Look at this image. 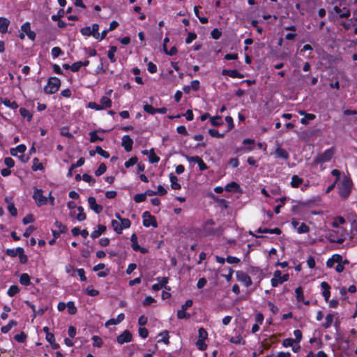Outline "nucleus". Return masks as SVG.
<instances>
[{
	"instance_id": "nucleus-1",
	"label": "nucleus",
	"mask_w": 357,
	"mask_h": 357,
	"mask_svg": "<svg viewBox=\"0 0 357 357\" xmlns=\"http://www.w3.org/2000/svg\"><path fill=\"white\" fill-rule=\"evenodd\" d=\"M334 155V150L329 149L326 150L324 153L318 155L313 160L314 165H320L321 169L323 170V164L331 160Z\"/></svg>"
},
{
	"instance_id": "nucleus-2",
	"label": "nucleus",
	"mask_w": 357,
	"mask_h": 357,
	"mask_svg": "<svg viewBox=\"0 0 357 357\" xmlns=\"http://www.w3.org/2000/svg\"><path fill=\"white\" fill-rule=\"evenodd\" d=\"M352 183L351 181L344 177L337 185L340 195L342 198H347L351 193Z\"/></svg>"
},
{
	"instance_id": "nucleus-3",
	"label": "nucleus",
	"mask_w": 357,
	"mask_h": 357,
	"mask_svg": "<svg viewBox=\"0 0 357 357\" xmlns=\"http://www.w3.org/2000/svg\"><path fill=\"white\" fill-rule=\"evenodd\" d=\"M61 84L60 79L57 77H51L49 79L47 85L44 88L46 93L53 94L55 93L59 89Z\"/></svg>"
},
{
	"instance_id": "nucleus-4",
	"label": "nucleus",
	"mask_w": 357,
	"mask_h": 357,
	"mask_svg": "<svg viewBox=\"0 0 357 357\" xmlns=\"http://www.w3.org/2000/svg\"><path fill=\"white\" fill-rule=\"evenodd\" d=\"M33 198L38 206H41L47 203V198L43 195V191L40 189L36 188L34 190Z\"/></svg>"
},
{
	"instance_id": "nucleus-5",
	"label": "nucleus",
	"mask_w": 357,
	"mask_h": 357,
	"mask_svg": "<svg viewBox=\"0 0 357 357\" xmlns=\"http://www.w3.org/2000/svg\"><path fill=\"white\" fill-rule=\"evenodd\" d=\"M99 30V26L97 24H93L92 26H86L81 29L82 35L86 36H92L94 38L97 39V35Z\"/></svg>"
},
{
	"instance_id": "nucleus-6",
	"label": "nucleus",
	"mask_w": 357,
	"mask_h": 357,
	"mask_svg": "<svg viewBox=\"0 0 357 357\" xmlns=\"http://www.w3.org/2000/svg\"><path fill=\"white\" fill-rule=\"evenodd\" d=\"M143 217V225L146 227H149L152 226L153 227H157L158 225L155 221L154 216L151 215L149 212L145 211L142 214Z\"/></svg>"
},
{
	"instance_id": "nucleus-7",
	"label": "nucleus",
	"mask_w": 357,
	"mask_h": 357,
	"mask_svg": "<svg viewBox=\"0 0 357 357\" xmlns=\"http://www.w3.org/2000/svg\"><path fill=\"white\" fill-rule=\"evenodd\" d=\"M236 276L237 280L243 284L245 287H250L252 284L250 277L244 272L241 271H236Z\"/></svg>"
},
{
	"instance_id": "nucleus-8",
	"label": "nucleus",
	"mask_w": 357,
	"mask_h": 357,
	"mask_svg": "<svg viewBox=\"0 0 357 357\" xmlns=\"http://www.w3.org/2000/svg\"><path fill=\"white\" fill-rule=\"evenodd\" d=\"M88 203L89 204L90 208L93 210L96 213L98 214L102 211V206L96 203V200L93 197H90L88 198Z\"/></svg>"
},
{
	"instance_id": "nucleus-9",
	"label": "nucleus",
	"mask_w": 357,
	"mask_h": 357,
	"mask_svg": "<svg viewBox=\"0 0 357 357\" xmlns=\"http://www.w3.org/2000/svg\"><path fill=\"white\" fill-rule=\"evenodd\" d=\"M78 211V213H75L74 210H71L70 212V215L71 217L75 218L78 221L82 222L86 219V214L84 213V208L82 206H78L77 208Z\"/></svg>"
},
{
	"instance_id": "nucleus-10",
	"label": "nucleus",
	"mask_w": 357,
	"mask_h": 357,
	"mask_svg": "<svg viewBox=\"0 0 357 357\" xmlns=\"http://www.w3.org/2000/svg\"><path fill=\"white\" fill-rule=\"evenodd\" d=\"M133 140L129 135H124L122 137L121 145L124 148L125 151L130 152L132 149Z\"/></svg>"
},
{
	"instance_id": "nucleus-11",
	"label": "nucleus",
	"mask_w": 357,
	"mask_h": 357,
	"mask_svg": "<svg viewBox=\"0 0 357 357\" xmlns=\"http://www.w3.org/2000/svg\"><path fill=\"white\" fill-rule=\"evenodd\" d=\"M132 340V334L128 331H125L117 337V342L120 344L126 342H130Z\"/></svg>"
},
{
	"instance_id": "nucleus-12",
	"label": "nucleus",
	"mask_w": 357,
	"mask_h": 357,
	"mask_svg": "<svg viewBox=\"0 0 357 357\" xmlns=\"http://www.w3.org/2000/svg\"><path fill=\"white\" fill-rule=\"evenodd\" d=\"M157 280L158 281V283L154 284L152 285V289L153 291H158L161 289L162 288L166 287V284L168 282V278L166 277H159L157 278Z\"/></svg>"
},
{
	"instance_id": "nucleus-13",
	"label": "nucleus",
	"mask_w": 357,
	"mask_h": 357,
	"mask_svg": "<svg viewBox=\"0 0 357 357\" xmlns=\"http://www.w3.org/2000/svg\"><path fill=\"white\" fill-rule=\"evenodd\" d=\"M333 11L340 17H348L350 16V11L349 10L346 8L343 7L341 8L340 7L335 6L333 7Z\"/></svg>"
},
{
	"instance_id": "nucleus-14",
	"label": "nucleus",
	"mask_w": 357,
	"mask_h": 357,
	"mask_svg": "<svg viewBox=\"0 0 357 357\" xmlns=\"http://www.w3.org/2000/svg\"><path fill=\"white\" fill-rule=\"evenodd\" d=\"M321 287L323 289V293H322L323 296L324 297L325 301L326 302H328L329 297L331 296V292H330L331 287L326 282H322L321 283Z\"/></svg>"
},
{
	"instance_id": "nucleus-15",
	"label": "nucleus",
	"mask_w": 357,
	"mask_h": 357,
	"mask_svg": "<svg viewBox=\"0 0 357 357\" xmlns=\"http://www.w3.org/2000/svg\"><path fill=\"white\" fill-rule=\"evenodd\" d=\"M9 24L10 21L7 18L0 17V33H6L8 31Z\"/></svg>"
},
{
	"instance_id": "nucleus-16",
	"label": "nucleus",
	"mask_w": 357,
	"mask_h": 357,
	"mask_svg": "<svg viewBox=\"0 0 357 357\" xmlns=\"http://www.w3.org/2000/svg\"><path fill=\"white\" fill-rule=\"evenodd\" d=\"M125 318L123 313L119 314L116 319H110L106 323L105 326H109L111 325H117L121 323Z\"/></svg>"
},
{
	"instance_id": "nucleus-17",
	"label": "nucleus",
	"mask_w": 357,
	"mask_h": 357,
	"mask_svg": "<svg viewBox=\"0 0 357 357\" xmlns=\"http://www.w3.org/2000/svg\"><path fill=\"white\" fill-rule=\"evenodd\" d=\"M26 150V147L24 144H20L15 148H11L10 150V154L13 156H17V153H24Z\"/></svg>"
},
{
	"instance_id": "nucleus-18",
	"label": "nucleus",
	"mask_w": 357,
	"mask_h": 357,
	"mask_svg": "<svg viewBox=\"0 0 357 357\" xmlns=\"http://www.w3.org/2000/svg\"><path fill=\"white\" fill-rule=\"evenodd\" d=\"M100 107L101 109L109 108L112 106V100L108 96H103L100 100Z\"/></svg>"
},
{
	"instance_id": "nucleus-19",
	"label": "nucleus",
	"mask_w": 357,
	"mask_h": 357,
	"mask_svg": "<svg viewBox=\"0 0 357 357\" xmlns=\"http://www.w3.org/2000/svg\"><path fill=\"white\" fill-rule=\"evenodd\" d=\"M275 155L276 158H282L284 160H287L289 158L288 153L280 146H278L275 149Z\"/></svg>"
},
{
	"instance_id": "nucleus-20",
	"label": "nucleus",
	"mask_w": 357,
	"mask_h": 357,
	"mask_svg": "<svg viewBox=\"0 0 357 357\" xmlns=\"http://www.w3.org/2000/svg\"><path fill=\"white\" fill-rule=\"evenodd\" d=\"M169 180L172 189L178 190L181 188V185L178 182V178L174 174L171 173L169 174Z\"/></svg>"
},
{
	"instance_id": "nucleus-21",
	"label": "nucleus",
	"mask_w": 357,
	"mask_h": 357,
	"mask_svg": "<svg viewBox=\"0 0 357 357\" xmlns=\"http://www.w3.org/2000/svg\"><path fill=\"white\" fill-rule=\"evenodd\" d=\"M106 230V227L104 225H98V229L94 230L91 234V236L92 238H98L102 233H104Z\"/></svg>"
},
{
	"instance_id": "nucleus-22",
	"label": "nucleus",
	"mask_w": 357,
	"mask_h": 357,
	"mask_svg": "<svg viewBox=\"0 0 357 357\" xmlns=\"http://www.w3.org/2000/svg\"><path fill=\"white\" fill-rule=\"evenodd\" d=\"M281 271L279 270H276L273 273V278L271 279V285L273 287H277L279 284H280V278Z\"/></svg>"
},
{
	"instance_id": "nucleus-23",
	"label": "nucleus",
	"mask_w": 357,
	"mask_h": 357,
	"mask_svg": "<svg viewBox=\"0 0 357 357\" xmlns=\"http://www.w3.org/2000/svg\"><path fill=\"white\" fill-rule=\"evenodd\" d=\"M116 217L120 220L119 222L121 224V227H122V230L123 229H127L130 227L131 222L128 218H121L119 213H116Z\"/></svg>"
},
{
	"instance_id": "nucleus-24",
	"label": "nucleus",
	"mask_w": 357,
	"mask_h": 357,
	"mask_svg": "<svg viewBox=\"0 0 357 357\" xmlns=\"http://www.w3.org/2000/svg\"><path fill=\"white\" fill-rule=\"evenodd\" d=\"M296 299L298 301L303 302L305 305L309 304V301H304V295L301 287H297L295 291Z\"/></svg>"
},
{
	"instance_id": "nucleus-25",
	"label": "nucleus",
	"mask_w": 357,
	"mask_h": 357,
	"mask_svg": "<svg viewBox=\"0 0 357 357\" xmlns=\"http://www.w3.org/2000/svg\"><path fill=\"white\" fill-rule=\"evenodd\" d=\"M334 314H328L325 317V322L323 324L322 326L324 328H328L331 327L333 322Z\"/></svg>"
},
{
	"instance_id": "nucleus-26",
	"label": "nucleus",
	"mask_w": 357,
	"mask_h": 357,
	"mask_svg": "<svg viewBox=\"0 0 357 357\" xmlns=\"http://www.w3.org/2000/svg\"><path fill=\"white\" fill-rule=\"evenodd\" d=\"M117 51V48L115 46H111L107 52V56L112 63H114L116 59L115 57V53Z\"/></svg>"
},
{
	"instance_id": "nucleus-27",
	"label": "nucleus",
	"mask_w": 357,
	"mask_h": 357,
	"mask_svg": "<svg viewBox=\"0 0 357 357\" xmlns=\"http://www.w3.org/2000/svg\"><path fill=\"white\" fill-rule=\"evenodd\" d=\"M244 144H249L250 146L244 147L243 149L245 153L250 152L253 150V144L255 143V140L250 139H245L243 142Z\"/></svg>"
},
{
	"instance_id": "nucleus-28",
	"label": "nucleus",
	"mask_w": 357,
	"mask_h": 357,
	"mask_svg": "<svg viewBox=\"0 0 357 357\" xmlns=\"http://www.w3.org/2000/svg\"><path fill=\"white\" fill-rule=\"evenodd\" d=\"M222 74L223 75H227L231 77H234V78H242L243 77V75L239 73L236 70H224L222 71Z\"/></svg>"
},
{
	"instance_id": "nucleus-29",
	"label": "nucleus",
	"mask_w": 357,
	"mask_h": 357,
	"mask_svg": "<svg viewBox=\"0 0 357 357\" xmlns=\"http://www.w3.org/2000/svg\"><path fill=\"white\" fill-rule=\"evenodd\" d=\"M303 178L298 177L297 175H294L291 177V185L293 188H298L303 183Z\"/></svg>"
},
{
	"instance_id": "nucleus-30",
	"label": "nucleus",
	"mask_w": 357,
	"mask_h": 357,
	"mask_svg": "<svg viewBox=\"0 0 357 357\" xmlns=\"http://www.w3.org/2000/svg\"><path fill=\"white\" fill-rule=\"evenodd\" d=\"M23 248H17L13 249H8L6 250V254L12 257L18 256L20 253H22Z\"/></svg>"
},
{
	"instance_id": "nucleus-31",
	"label": "nucleus",
	"mask_w": 357,
	"mask_h": 357,
	"mask_svg": "<svg viewBox=\"0 0 357 357\" xmlns=\"http://www.w3.org/2000/svg\"><path fill=\"white\" fill-rule=\"evenodd\" d=\"M316 116L314 114L307 113L301 119V123L303 125H307L310 121L315 119Z\"/></svg>"
},
{
	"instance_id": "nucleus-32",
	"label": "nucleus",
	"mask_w": 357,
	"mask_h": 357,
	"mask_svg": "<svg viewBox=\"0 0 357 357\" xmlns=\"http://www.w3.org/2000/svg\"><path fill=\"white\" fill-rule=\"evenodd\" d=\"M119 222H121L119 219L112 220V226L114 230L117 234H121V232H122V227H121V224Z\"/></svg>"
},
{
	"instance_id": "nucleus-33",
	"label": "nucleus",
	"mask_w": 357,
	"mask_h": 357,
	"mask_svg": "<svg viewBox=\"0 0 357 357\" xmlns=\"http://www.w3.org/2000/svg\"><path fill=\"white\" fill-rule=\"evenodd\" d=\"M1 102L6 107H8L12 109H16L18 107V105L15 101H10L7 98H4L1 100Z\"/></svg>"
},
{
	"instance_id": "nucleus-34",
	"label": "nucleus",
	"mask_w": 357,
	"mask_h": 357,
	"mask_svg": "<svg viewBox=\"0 0 357 357\" xmlns=\"http://www.w3.org/2000/svg\"><path fill=\"white\" fill-rule=\"evenodd\" d=\"M20 282L25 286L30 284V276L27 273H22L20 278Z\"/></svg>"
},
{
	"instance_id": "nucleus-35",
	"label": "nucleus",
	"mask_w": 357,
	"mask_h": 357,
	"mask_svg": "<svg viewBox=\"0 0 357 357\" xmlns=\"http://www.w3.org/2000/svg\"><path fill=\"white\" fill-rule=\"evenodd\" d=\"M43 169V164L39 161L38 158H35L33 160L32 169L33 171L42 170Z\"/></svg>"
},
{
	"instance_id": "nucleus-36",
	"label": "nucleus",
	"mask_w": 357,
	"mask_h": 357,
	"mask_svg": "<svg viewBox=\"0 0 357 357\" xmlns=\"http://www.w3.org/2000/svg\"><path fill=\"white\" fill-rule=\"evenodd\" d=\"M130 241L132 242V248L135 251H138V249H140V246L137 243V236L135 234H133L131 236Z\"/></svg>"
},
{
	"instance_id": "nucleus-37",
	"label": "nucleus",
	"mask_w": 357,
	"mask_h": 357,
	"mask_svg": "<svg viewBox=\"0 0 357 357\" xmlns=\"http://www.w3.org/2000/svg\"><path fill=\"white\" fill-rule=\"evenodd\" d=\"M16 325L17 322L14 320H11L7 325L1 327V331L3 333H6L12 328L13 326Z\"/></svg>"
},
{
	"instance_id": "nucleus-38",
	"label": "nucleus",
	"mask_w": 357,
	"mask_h": 357,
	"mask_svg": "<svg viewBox=\"0 0 357 357\" xmlns=\"http://www.w3.org/2000/svg\"><path fill=\"white\" fill-rule=\"evenodd\" d=\"M149 160L151 163H156L160 160V158L155 154L153 149L150 151Z\"/></svg>"
},
{
	"instance_id": "nucleus-39",
	"label": "nucleus",
	"mask_w": 357,
	"mask_h": 357,
	"mask_svg": "<svg viewBox=\"0 0 357 357\" xmlns=\"http://www.w3.org/2000/svg\"><path fill=\"white\" fill-rule=\"evenodd\" d=\"M51 54L52 57L55 59L59 56L60 55L63 54V52L60 47H54L52 49Z\"/></svg>"
},
{
	"instance_id": "nucleus-40",
	"label": "nucleus",
	"mask_w": 357,
	"mask_h": 357,
	"mask_svg": "<svg viewBox=\"0 0 357 357\" xmlns=\"http://www.w3.org/2000/svg\"><path fill=\"white\" fill-rule=\"evenodd\" d=\"M66 307H68V312L70 314H75L77 312V308L75 306V304L72 301H69L66 304Z\"/></svg>"
},
{
	"instance_id": "nucleus-41",
	"label": "nucleus",
	"mask_w": 357,
	"mask_h": 357,
	"mask_svg": "<svg viewBox=\"0 0 357 357\" xmlns=\"http://www.w3.org/2000/svg\"><path fill=\"white\" fill-rule=\"evenodd\" d=\"M211 123L214 126H219L223 124V122L221 121V117L219 116L211 117Z\"/></svg>"
},
{
	"instance_id": "nucleus-42",
	"label": "nucleus",
	"mask_w": 357,
	"mask_h": 357,
	"mask_svg": "<svg viewBox=\"0 0 357 357\" xmlns=\"http://www.w3.org/2000/svg\"><path fill=\"white\" fill-rule=\"evenodd\" d=\"M82 179L86 183H89L90 185L93 186L96 183V180L90 175L84 174L82 175Z\"/></svg>"
},
{
	"instance_id": "nucleus-43",
	"label": "nucleus",
	"mask_w": 357,
	"mask_h": 357,
	"mask_svg": "<svg viewBox=\"0 0 357 357\" xmlns=\"http://www.w3.org/2000/svg\"><path fill=\"white\" fill-rule=\"evenodd\" d=\"M19 291L20 289L17 286L12 285L9 287L7 294L9 296H13L15 294H17L19 292Z\"/></svg>"
},
{
	"instance_id": "nucleus-44",
	"label": "nucleus",
	"mask_w": 357,
	"mask_h": 357,
	"mask_svg": "<svg viewBox=\"0 0 357 357\" xmlns=\"http://www.w3.org/2000/svg\"><path fill=\"white\" fill-rule=\"evenodd\" d=\"M86 293L87 295L90 296H96L99 294V291L95 289L92 286H88L86 289Z\"/></svg>"
},
{
	"instance_id": "nucleus-45",
	"label": "nucleus",
	"mask_w": 357,
	"mask_h": 357,
	"mask_svg": "<svg viewBox=\"0 0 357 357\" xmlns=\"http://www.w3.org/2000/svg\"><path fill=\"white\" fill-rule=\"evenodd\" d=\"M309 231V227L305 223H301L297 228V232L298 234H304Z\"/></svg>"
},
{
	"instance_id": "nucleus-46",
	"label": "nucleus",
	"mask_w": 357,
	"mask_h": 357,
	"mask_svg": "<svg viewBox=\"0 0 357 357\" xmlns=\"http://www.w3.org/2000/svg\"><path fill=\"white\" fill-rule=\"evenodd\" d=\"M345 222V220L344 218L339 216L335 218L334 221L333 222V226L334 227L338 228L340 225H342Z\"/></svg>"
},
{
	"instance_id": "nucleus-47",
	"label": "nucleus",
	"mask_w": 357,
	"mask_h": 357,
	"mask_svg": "<svg viewBox=\"0 0 357 357\" xmlns=\"http://www.w3.org/2000/svg\"><path fill=\"white\" fill-rule=\"evenodd\" d=\"M90 135V142H96L98 140L102 141L103 139L98 136L97 131H93L89 133Z\"/></svg>"
},
{
	"instance_id": "nucleus-48",
	"label": "nucleus",
	"mask_w": 357,
	"mask_h": 357,
	"mask_svg": "<svg viewBox=\"0 0 357 357\" xmlns=\"http://www.w3.org/2000/svg\"><path fill=\"white\" fill-rule=\"evenodd\" d=\"M107 169V167L104 163L100 165L99 167L95 172V174L98 176L103 174Z\"/></svg>"
},
{
	"instance_id": "nucleus-49",
	"label": "nucleus",
	"mask_w": 357,
	"mask_h": 357,
	"mask_svg": "<svg viewBox=\"0 0 357 357\" xmlns=\"http://www.w3.org/2000/svg\"><path fill=\"white\" fill-rule=\"evenodd\" d=\"M96 152L105 158H108L109 157V153L103 150L100 146H96Z\"/></svg>"
},
{
	"instance_id": "nucleus-50",
	"label": "nucleus",
	"mask_w": 357,
	"mask_h": 357,
	"mask_svg": "<svg viewBox=\"0 0 357 357\" xmlns=\"http://www.w3.org/2000/svg\"><path fill=\"white\" fill-rule=\"evenodd\" d=\"M177 317L180 319H189L190 314L186 313L185 310L181 309L177 312Z\"/></svg>"
},
{
	"instance_id": "nucleus-51",
	"label": "nucleus",
	"mask_w": 357,
	"mask_h": 357,
	"mask_svg": "<svg viewBox=\"0 0 357 357\" xmlns=\"http://www.w3.org/2000/svg\"><path fill=\"white\" fill-rule=\"evenodd\" d=\"M26 335L24 332L17 334L14 336V339L18 342H24L26 338Z\"/></svg>"
},
{
	"instance_id": "nucleus-52",
	"label": "nucleus",
	"mask_w": 357,
	"mask_h": 357,
	"mask_svg": "<svg viewBox=\"0 0 357 357\" xmlns=\"http://www.w3.org/2000/svg\"><path fill=\"white\" fill-rule=\"evenodd\" d=\"M238 188V185L236 182H231L230 183H228L225 186V190H227L228 192H231V191L237 190Z\"/></svg>"
},
{
	"instance_id": "nucleus-53",
	"label": "nucleus",
	"mask_w": 357,
	"mask_h": 357,
	"mask_svg": "<svg viewBox=\"0 0 357 357\" xmlns=\"http://www.w3.org/2000/svg\"><path fill=\"white\" fill-rule=\"evenodd\" d=\"M20 113L21 116L23 117H27L28 121H30L32 119V115L30 114V112L25 108H20Z\"/></svg>"
},
{
	"instance_id": "nucleus-54",
	"label": "nucleus",
	"mask_w": 357,
	"mask_h": 357,
	"mask_svg": "<svg viewBox=\"0 0 357 357\" xmlns=\"http://www.w3.org/2000/svg\"><path fill=\"white\" fill-rule=\"evenodd\" d=\"M137 162V157H132L128 161H126L124 164L126 168H129L133 165H135Z\"/></svg>"
},
{
	"instance_id": "nucleus-55",
	"label": "nucleus",
	"mask_w": 357,
	"mask_h": 357,
	"mask_svg": "<svg viewBox=\"0 0 357 357\" xmlns=\"http://www.w3.org/2000/svg\"><path fill=\"white\" fill-rule=\"evenodd\" d=\"M143 107L144 110L150 114H154L156 113V109L147 103L144 104Z\"/></svg>"
},
{
	"instance_id": "nucleus-56",
	"label": "nucleus",
	"mask_w": 357,
	"mask_h": 357,
	"mask_svg": "<svg viewBox=\"0 0 357 357\" xmlns=\"http://www.w3.org/2000/svg\"><path fill=\"white\" fill-rule=\"evenodd\" d=\"M92 340L93 341V345L94 347H100L102 346V339L100 337L96 336V335H93L92 337Z\"/></svg>"
},
{
	"instance_id": "nucleus-57",
	"label": "nucleus",
	"mask_w": 357,
	"mask_h": 357,
	"mask_svg": "<svg viewBox=\"0 0 357 357\" xmlns=\"http://www.w3.org/2000/svg\"><path fill=\"white\" fill-rule=\"evenodd\" d=\"M209 135L213 137L222 138L224 137L225 134H220L218 130L215 129H209L208 130Z\"/></svg>"
},
{
	"instance_id": "nucleus-58",
	"label": "nucleus",
	"mask_w": 357,
	"mask_h": 357,
	"mask_svg": "<svg viewBox=\"0 0 357 357\" xmlns=\"http://www.w3.org/2000/svg\"><path fill=\"white\" fill-rule=\"evenodd\" d=\"M146 199V195L145 193H140V194H137L135 197H134V200L136 203H140V202H142L144 201H145Z\"/></svg>"
},
{
	"instance_id": "nucleus-59",
	"label": "nucleus",
	"mask_w": 357,
	"mask_h": 357,
	"mask_svg": "<svg viewBox=\"0 0 357 357\" xmlns=\"http://www.w3.org/2000/svg\"><path fill=\"white\" fill-rule=\"evenodd\" d=\"M198 333H199V340H205L207 338L208 333L204 328H200L198 331Z\"/></svg>"
},
{
	"instance_id": "nucleus-60",
	"label": "nucleus",
	"mask_w": 357,
	"mask_h": 357,
	"mask_svg": "<svg viewBox=\"0 0 357 357\" xmlns=\"http://www.w3.org/2000/svg\"><path fill=\"white\" fill-rule=\"evenodd\" d=\"M230 342L236 344H243L244 341L243 340L242 337L240 336H236V337H231L229 340Z\"/></svg>"
},
{
	"instance_id": "nucleus-61",
	"label": "nucleus",
	"mask_w": 357,
	"mask_h": 357,
	"mask_svg": "<svg viewBox=\"0 0 357 357\" xmlns=\"http://www.w3.org/2000/svg\"><path fill=\"white\" fill-rule=\"evenodd\" d=\"M54 226L57 228V230L61 233H65L67 230L66 227L57 220L55 222Z\"/></svg>"
},
{
	"instance_id": "nucleus-62",
	"label": "nucleus",
	"mask_w": 357,
	"mask_h": 357,
	"mask_svg": "<svg viewBox=\"0 0 357 357\" xmlns=\"http://www.w3.org/2000/svg\"><path fill=\"white\" fill-rule=\"evenodd\" d=\"M60 133L61 135L67 137L68 138H73V135L69 132V130L67 127H63L61 129Z\"/></svg>"
},
{
	"instance_id": "nucleus-63",
	"label": "nucleus",
	"mask_w": 357,
	"mask_h": 357,
	"mask_svg": "<svg viewBox=\"0 0 357 357\" xmlns=\"http://www.w3.org/2000/svg\"><path fill=\"white\" fill-rule=\"evenodd\" d=\"M211 37L213 39L218 40L220 38L222 33L218 29H213L211 32Z\"/></svg>"
},
{
	"instance_id": "nucleus-64",
	"label": "nucleus",
	"mask_w": 357,
	"mask_h": 357,
	"mask_svg": "<svg viewBox=\"0 0 357 357\" xmlns=\"http://www.w3.org/2000/svg\"><path fill=\"white\" fill-rule=\"evenodd\" d=\"M196 345L197 348L201 351H204L207 348L206 344H205L204 340H198L196 342Z\"/></svg>"
}]
</instances>
